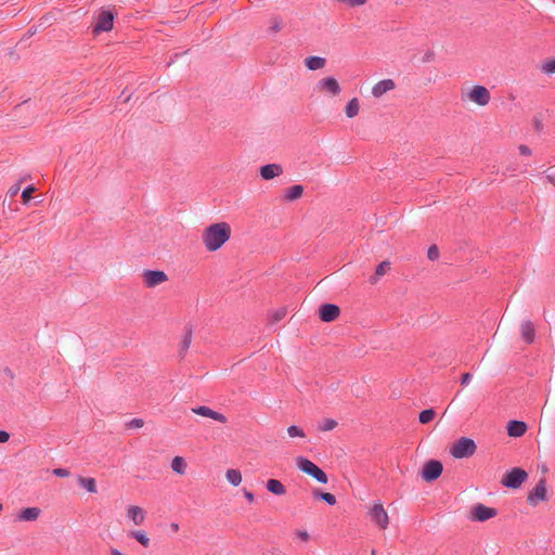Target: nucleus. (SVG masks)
Masks as SVG:
<instances>
[{"mask_svg": "<svg viewBox=\"0 0 555 555\" xmlns=\"http://www.w3.org/2000/svg\"><path fill=\"white\" fill-rule=\"evenodd\" d=\"M231 237V227L227 222H217L207 227L202 234V241L208 251L220 249Z\"/></svg>", "mask_w": 555, "mask_h": 555, "instance_id": "nucleus-1", "label": "nucleus"}, {"mask_svg": "<svg viewBox=\"0 0 555 555\" xmlns=\"http://www.w3.org/2000/svg\"><path fill=\"white\" fill-rule=\"evenodd\" d=\"M491 95L489 90L483 86H474L462 94L464 102L475 103L478 106H486L490 102Z\"/></svg>", "mask_w": 555, "mask_h": 555, "instance_id": "nucleus-2", "label": "nucleus"}, {"mask_svg": "<svg viewBox=\"0 0 555 555\" xmlns=\"http://www.w3.org/2000/svg\"><path fill=\"white\" fill-rule=\"evenodd\" d=\"M296 465L299 470L302 473L311 476L320 483H326L327 482V476L326 474L312 461L304 457V456H297L295 459Z\"/></svg>", "mask_w": 555, "mask_h": 555, "instance_id": "nucleus-3", "label": "nucleus"}, {"mask_svg": "<svg viewBox=\"0 0 555 555\" xmlns=\"http://www.w3.org/2000/svg\"><path fill=\"white\" fill-rule=\"evenodd\" d=\"M476 450L477 446L473 439L462 437L452 444L450 453L454 459H465L474 455Z\"/></svg>", "mask_w": 555, "mask_h": 555, "instance_id": "nucleus-4", "label": "nucleus"}, {"mask_svg": "<svg viewBox=\"0 0 555 555\" xmlns=\"http://www.w3.org/2000/svg\"><path fill=\"white\" fill-rule=\"evenodd\" d=\"M527 478L528 474L525 469L520 467H514L503 475L501 483L506 488L518 489L527 480Z\"/></svg>", "mask_w": 555, "mask_h": 555, "instance_id": "nucleus-5", "label": "nucleus"}, {"mask_svg": "<svg viewBox=\"0 0 555 555\" xmlns=\"http://www.w3.org/2000/svg\"><path fill=\"white\" fill-rule=\"evenodd\" d=\"M547 499L546 480L545 478H541L533 489L529 491L526 501L530 506L535 507L541 502L547 501Z\"/></svg>", "mask_w": 555, "mask_h": 555, "instance_id": "nucleus-6", "label": "nucleus"}, {"mask_svg": "<svg viewBox=\"0 0 555 555\" xmlns=\"http://www.w3.org/2000/svg\"><path fill=\"white\" fill-rule=\"evenodd\" d=\"M371 520L380 529L385 530L389 524V517L380 502H375L369 509Z\"/></svg>", "mask_w": 555, "mask_h": 555, "instance_id": "nucleus-7", "label": "nucleus"}, {"mask_svg": "<svg viewBox=\"0 0 555 555\" xmlns=\"http://www.w3.org/2000/svg\"><path fill=\"white\" fill-rule=\"evenodd\" d=\"M442 470L443 466L441 462L437 460H430L424 464L421 476L423 480L430 482L438 479L441 476Z\"/></svg>", "mask_w": 555, "mask_h": 555, "instance_id": "nucleus-8", "label": "nucleus"}, {"mask_svg": "<svg viewBox=\"0 0 555 555\" xmlns=\"http://www.w3.org/2000/svg\"><path fill=\"white\" fill-rule=\"evenodd\" d=\"M319 92L328 94L331 96H337L341 92L339 82L334 77H324L317 83Z\"/></svg>", "mask_w": 555, "mask_h": 555, "instance_id": "nucleus-9", "label": "nucleus"}, {"mask_svg": "<svg viewBox=\"0 0 555 555\" xmlns=\"http://www.w3.org/2000/svg\"><path fill=\"white\" fill-rule=\"evenodd\" d=\"M143 284L149 287H156L168 281V276L164 271L159 270H145L142 273Z\"/></svg>", "mask_w": 555, "mask_h": 555, "instance_id": "nucleus-10", "label": "nucleus"}, {"mask_svg": "<svg viewBox=\"0 0 555 555\" xmlns=\"http://www.w3.org/2000/svg\"><path fill=\"white\" fill-rule=\"evenodd\" d=\"M114 14L108 10H103L96 17L93 33L108 31L113 28Z\"/></svg>", "mask_w": 555, "mask_h": 555, "instance_id": "nucleus-11", "label": "nucleus"}, {"mask_svg": "<svg viewBox=\"0 0 555 555\" xmlns=\"http://www.w3.org/2000/svg\"><path fill=\"white\" fill-rule=\"evenodd\" d=\"M339 307L334 304H324L319 307V318L326 323L335 321L339 317Z\"/></svg>", "mask_w": 555, "mask_h": 555, "instance_id": "nucleus-12", "label": "nucleus"}, {"mask_svg": "<svg viewBox=\"0 0 555 555\" xmlns=\"http://www.w3.org/2000/svg\"><path fill=\"white\" fill-rule=\"evenodd\" d=\"M396 87L397 85L393 79H383L372 87V95L376 99H379L387 92L395 90Z\"/></svg>", "mask_w": 555, "mask_h": 555, "instance_id": "nucleus-13", "label": "nucleus"}, {"mask_svg": "<svg viewBox=\"0 0 555 555\" xmlns=\"http://www.w3.org/2000/svg\"><path fill=\"white\" fill-rule=\"evenodd\" d=\"M473 519L477 521H486L496 515V511L483 504H477L472 509Z\"/></svg>", "mask_w": 555, "mask_h": 555, "instance_id": "nucleus-14", "label": "nucleus"}, {"mask_svg": "<svg viewBox=\"0 0 555 555\" xmlns=\"http://www.w3.org/2000/svg\"><path fill=\"white\" fill-rule=\"evenodd\" d=\"M127 518L134 525L141 526L145 521V512L138 505H129L126 508Z\"/></svg>", "mask_w": 555, "mask_h": 555, "instance_id": "nucleus-15", "label": "nucleus"}, {"mask_svg": "<svg viewBox=\"0 0 555 555\" xmlns=\"http://www.w3.org/2000/svg\"><path fill=\"white\" fill-rule=\"evenodd\" d=\"M192 412L204 417L212 418L214 421L220 422L222 424L227 423V417L223 414L216 412L205 405L193 408Z\"/></svg>", "mask_w": 555, "mask_h": 555, "instance_id": "nucleus-16", "label": "nucleus"}, {"mask_svg": "<svg viewBox=\"0 0 555 555\" xmlns=\"http://www.w3.org/2000/svg\"><path fill=\"white\" fill-rule=\"evenodd\" d=\"M519 331L525 343L532 344L534 341L535 326L531 321H522L519 325Z\"/></svg>", "mask_w": 555, "mask_h": 555, "instance_id": "nucleus-17", "label": "nucleus"}, {"mask_svg": "<svg viewBox=\"0 0 555 555\" xmlns=\"http://www.w3.org/2000/svg\"><path fill=\"white\" fill-rule=\"evenodd\" d=\"M41 515V509L37 506L26 507L16 515L17 521H36Z\"/></svg>", "mask_w": 555, "mask_h": 555, "instance_id": "nucleus-18", "label": "nucleus"}, {"mask_svg": "<svg viewBox=\"0 0 555 555\" xmlns=\"http://www.w3.org/2000/svg\"><path fill=\"white\" fill-rule=\"evenodd\" d=\"M283 173V168L279 164H268L260 167V176L263 180H271Z\"/></svg>", "mask_w": 555, "mask_h": 555, "instance_id": "nucleus-19", "label": "nucleus"}, {"mask_svg": "<svg viewBox=\"0 0 555 555\" xmlns=\"http://www.w3.org/2000/svg\"><path fill=\"white\" fill-rule=\"evenodd\" d=\"M507 435L509 437H521L527 430V425L521 421H509L506 426Z\"/></svg>", "mask_w": 555, "mask_h": 555, "instance_id": "nucleus-20", "label": "nucleus"}, {"mask_svg": "<svg viewBox=\"0 0 555 555\" xmlns=\"http://www.w3.org/2000/svg\"><path fill=\"white\" fill-rule=\"evenodd\" d=\"M390 271V262L388 260L382 261L375 269L374 274L370 278L371 284H376L382 276Z\"/></svg>", "mask_w": 555, "mask_h": 555, "instance_id": "nucleus-21", "label": "nucleus"}, {"mask_svg": "<svg viewBox=\"0 0 555 555\" xmlns=\"http://www.w3.org/2000/svg\"><path fill=\"white\" fill-rule=\"evenodd\" d=\"M128 537L134 539L143 547L151 545V539L143 530H132L128 533Z\"/></svg>", "mask_w": 555, "mask_h": 555, "instance_id": "nucleus-22", "label": "nucleus"}, {"mask_svg": "<svg viewBox=\"0 0 555 555\" xmlns=\"http://www.w3.org/2000/svg\"><path fill=\"white\" fill-rule=\"evenodd\" d=\"M267 489L269 492H271L275 495H284L286 493V488L278 479H269L267 481Z\"/></svg>", "mask_w": 555, "mask_h": 555, "instance_id": "nucleus-23", "label": "nucleus"}, {"mask_svg": "<svg viewBox=\"0 0 555 555\" xmlns=\"http://www.w3.org/2000/svg\"><path fill=\"white\" fill-rule=\"evenodd\" d=\"M304 194V188L300 184L292 185L285 191V199L287 202H293L300 198Z\"/></svg>", "mask_w": 555, "mask_h": 555, "instance_id": "nucleus-24", "label": "nucleus"}, {"mask_svg": "<svg viewBox=\"0 0 555 555\" xmlns=\"http://www.w3.org/2000/svg\"><path fill=\"white\" fill-rule=\"evenodd\" d=\"M360 111V102L357 98H352L348 101L345 106V114L348 118H353L359 114Z\"/></svg>", "mask_w": 555, "mask_h": 555, "instance_id": "nucleus-25", "label": "nucleus"}, {"mask_svg": "<svg viewBox=\"0 0 555 555\" xmlns=\"http://www.w3.org/2000/svg\"><path fill=\"white\" fill-rule=\"evenodd\" d=\"M188 464L182 456H175L171 461V469L178 475H184L186 473Z\"/></svg>", "mask_w": 555, "mask_h": 555, "instance_id": "nucleus-26", "label": "nucleus"}, {"mask_svg": "<svg viewBox=\"0 0 555 555\" xmlns=\"http://www.w3.org/2000/svg\"><path fill=\"white\" fill-rule=\"evenodd\" d=\"M78 483L87 490L89 493L96 492V482L94 478L79 476L77 478Z\"/></svg>", "mask_w": 555, "mask_h": 555, "instance_id": "nucleus-27", "label": "nucleus"}, {"mask_svg": "<svg viewBox=\"0 0 555 555\" xmlns=\"http://www.w3.org/2000/svg\"><path fill=\"white\" fill-rule=\"evenodd\" d=\"M305 63L310 70H317L324 67L325 59L320 56H310L305 60Z\"/></svg>", "mask_w": 555, "mask_h": 555, "instance_id": "nucleus-28", "label": "nucleus"}, {"mask_svg": "<svg viewBox=\"0 0 555 555\" xmlns=\"http://www.w3.org/2000/svg\"><path fill=\"white\" fill-rule=\"evenodd\" d=\"M225 478L233 486H238L242 482V474L238 469H228L225 472Z\"/></svg>", "mask_w": 555, "mask_h": 555, "instance_id": "nucleus-29", "label": "nucleus"}, {"mask_svg": "<svg viewBox=\"0 0 555 555\" xmlns=\"http://www.w3.org/2000/svg\"><path fill=\"white\" fill-rule=\"evenodd\" d=\"M436 416V412L433 409L424 410L420 413L418 421L422 424L431 422Z\"/></svg>", "mask_w": 555, "mask_h": 555, "instance_id": "nucleus-30", "label": "nucleus"}, {"mask_svg": "<svg viewBox=\"0 0 555 555\" xmlns=\"http://www.w3.org/2000/svg\"><path fill=\"white\" fill-rule=\"evenodd\" d=\"M286 313H287L286 308H284V307L279 308L278 310L272 311L270 313L269 321L271 323H276V322L281 321L282 319H284Z\"/></svg>", "mask_w": 555, "mask_h": 555, "instance_id": "nucleus-31", "label": "nucleus"}, {"mask_svg": "<svg viewBox=\"0 0 555 555\" xmlns=\"http://www.w3.org/2000/svg\"><path fill=\"white\" fill-rule=\"evenodd\" d=\"M313 495L318 499H321L325 501L330 505L336 504V498L332 493L328 492H321V491H314Z\"/></svg>", "mask_w": 555, "mask_h": 555, "instance_id": "nucleus-32", "label": "nucleus"}, {"mask_svg": "<svg viewBox=\"0 0 555 555\" xmlns=\"http://www.w3.org/2000/svg\"><path fill=\"white\" fill-rule=\"evenodd\" d=\"M336 426H337V422L335 420H333V418H324L319 424V429L321 431H330V430H333Z\"/></svg>", "mask_w": 555, "mask_h": 555, "instance_id": "nucleus-33", "label": "nucleus"}, {"mask_svg": "<svg viewBox=\"0 0 555 555\" xmlns=\"http://www.w3.org/2000/svg\"><path fill=\"white\" fill-rule=\"evenodd\" d=\"M287 434L292 438H294V437L305 438L306 437L304 430L295 425H292L287 428Z\"/></svg>", "mask_w": 555, "mask_h": 555, "instance_id": "nucleus-34", "label": "nucleus"}, {"mask_svg": "<svg viewBox=\"0 0 555 555\" xmlns=\"http://www.w3.org/2000/svg\"><path fill=\"white\" fill-rule=\"evenodd\" d=\"M35 192V186L30 185V186H27L23 192H22V199H23V203L24 204H28V202L30 201L31 198V195L33 193Z\"/></svg>", "mask_w": 555, "mask_h": 555, "instance_id": "nucleus-35", "label": "nucleus"}, {"mask_svg": "<svg viewBox=\"0 0 555 555\" xmlns=\"http://www.w3.org/2000/svg\"><path fill=\"white\" fill-rule=\"evenodd\" d=\"M427 257L430 260H437L439 258V249L436 245H431L427 250Z\"/></svg>", "mask_w": 555, "mask_h": 555, "instance_id": "nucleus-36", "label": "nucleus"}, {"mask_svg": "<svg viewBox=\"0 0 555 555\" xmlns=\"http://www.w3.org/2000/svg\"><path fill=\"white\" fill-rule=\"evenodd\" d=\"M543 70L547 74H554L555 73V60L545 63L543 65Z\"/></svg>", "mask_w": 555, "mask_h": 555, "instance_id": "nucleus-37", "label": "nucleus"}, {"mask_svg": "<svg viewBox=\"0 0 555 555\" xmlns=\"http://www.w3.org/2000/svg\"><path fill=\"white\" fill-rule=\"evenodd\" d=\"M546 179L550 183L555 185V167H551L546 170Z\"/></svg>", "mask_w": 555, "mask_h": 555, "instance_id": "nucleus-38", "label": "nucleus"}, {"mask_svg": "<svg viewBox=\"0 0 555 555\" xmlns=\"http://www.w3.org/2000/svg\"><path fill=\"white\" fill-rule=\"evenodd\" d=\"M129 426L133 428H141L143 426V421L141 418H133L130 421Z\"/></svg>", "mask_w": 555, "mask_h": 555, "instance_id": "nucleus-39", "label": "nucleus"}, {"mask_svg": "<svg viewBox=\"0 0 555 555\" xmlns=\"http://www.w3.org/2000/svg\"><path fill=\"white\" fill-rule=\"evenodd\" d=\"M518 150H519V153L524 156L531 155V150L527 145L521 144V145H519Z\"/></svg>", "mask_w": 555, "mask_h": 555, "instance_id": "nucleus-40", "label": "nucleus"}, {"mask_svg": "<svg viewBox=\"0 0 555 555\" xmlns=\"http://www.w3.org/2000/svg\"><path fill=\"white\" fill-rule=\"evenodd\" d=\"M281 28H282V23H281V21H276V20L272 21V24H271V26H270V29H272L273 31L278 33V31H280V30H281Z\"/></svg>", "mask_w": 555, "mask_h": 555, "instance_id": "nucleus-41", "label": "nucleus"}, {"mask_svg": "<svg viewBox=\"0 0 555 555\" xmlns=\"http://www.w3.org/2000/svg\"><path fill=\"white\" fill-rule=\"evenodd\" d=\"M10 439V435L5 430H0V443H5Z\"/></svg>", "mask_w": 555, "mask_h": 555, "instance_id": "nucleus-42", "label": "nucleus"}, {"mask_svg": "<svg viewBox=\"0 0 555 555\" xmlns=\"http://www.w3.org/2000/svg\"><path fill=\"white\" fill-rule=\"evenodd\" d=\"M53 474L57 477H66L68 475L66 469L63 468H56L53 470Z\"/></svg>", "mask_w": 555, "mask_h": 555, "instance_id": "nucleus-43", "label": "nucleus"}, {"mask_svg": "<svg viewBox=\"0 0 555 555\" xmlns=\"http://www.w3.org/2000/svg\"><path fill=\"white\" fill-rule=\"evenodd\" d=\"M470 379H472V375L469 373H464L462 375L461 384L465 386L470 382Z\"/></svg>", "mask_w": 555, "mask_h": 555, "instance_id": "nucleus-44", "label": "nucleus"}, {"mask_svg": "<svg viewBox=\"0 0 555 555\" xmlns=\"http://www.w3.org/2000/svg\"><path fill=\"white\" fill-rule=\"evenodd\" d=\"M20 191V185L18 184H15V185H12L10 189H9V194L10 196H15Z\"/></svg>", "mask_w": 555, "mask_h": 555, "instance_id": "nucleus-45", "label": "nucleus"}, {"mask_svg": "<svg viewBox=\"0 0 555 555\" xmlns=\"http://www.w3.org/2000/svg\"><path fill=\"white\" fill-rule=\"evenodd\" d=\"M191 344V332H189L185 337H184V340H183V347L186 349L189 348Z\"/></svg>", "mask_w": 555, "mask_h": 555, "instance_id": "nucleus-46", "label": "nucleus"}, {"mask_svg": "<svg viewBox=\"0 0 555 555\" xmlns=\"http://www.w3.org/2000/svg\"><path fill=\"white\" fill-rule=\"evenodd\" d=\"M108 555H127L116 547H109Z\"/></svg>", "mask_w": 555, "mask_h": 555, "instance_id": "nucleus-47", "label": "nucleus"}, {"mask_svg": "<svg viewBox=\"0 0 555 555\" xmlns=\"http://www.w3.org/2000/svg\"><path fill=\"white\" fill-rule=\"evenodd\" d=\"M297 535H298V538H299V539H301L302 541H308V539H309V534H308V532H306V531H298V532H297Z\"/></svg>", "mask_w": 555, "mask_h": 555, "instance_id": "nucleus-48", "label": "nucleus"}, {"mask_svg": "<svg viewBox=\"0 0 555 555\" xmlns=\"http://www.w3.org/2000/svg\"><path fill=\"white\" fill-rule=\"evenodd\" d=\"M244 496L246 498V500L249 502V503H253L254 502V494L249 491H245L244 492Z\"/></svg>", "mask_w": 555, "mask_h": 555, "instance_id": "nucleus-49", "label": "nucleus"}, {"mask_svg": "<svg viewBox=\"0 0 555 555\" xmlns=\"http://www.w3.org/2000/svg\"><path fill=\"white\" fill-rule=\"evenodd\" d=\"M170 529H171V531H172V532H178V531H179V529H180L179 524H177V522H171V524H170Z\"/></svg>", "mask_w": 555, "mask_h": 555, "instance_id": "nucleus-50", "label": "nucleus"}, {"mask_svg": "<svg viewBox=\"0 0 555 555\" xmlns=\"http://www.w3.org/2000/svg\"><path fill=\"white\" fill-rule=\"evenodd\" d=\"M2 511V504L0 503V512Z\"/></svg>", "mask_w": 555, "mask_h": 555, "instance_id": "nucleus-51", "label": "nucleus"}]
</instances>
